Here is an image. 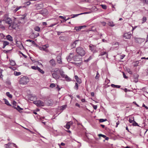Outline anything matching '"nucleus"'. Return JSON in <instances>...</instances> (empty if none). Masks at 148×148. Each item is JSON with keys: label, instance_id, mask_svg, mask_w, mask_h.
I'll return each mask as SVG.
<instances>
[{"label": "nucleus", "instance_id": "obj_1", "mask_svg": "<svg viewBox=\"0 0 148 148\" xmlns=\"http://www.w3.org/2000/svg\"><path fill=\"white\" fill-rule=\"evenodd\" d=\"M4 20L5 23L10 25L9 28L10 29H14L15 27L13 26L12 24V21L11 19L8 17L7 14H5L4 16Z\"/></svg>", "mask_w": 148, "mask_h": 148}, {"label": "nucleus", "instance_id": "obj_2", "mask_svg": "<svg viewBox=\"0 0 148 148\" xmlns=\"http://www.w3.org/2000/svg\"><path fill=\"white\" fill-rule=\"evenodd\" d=\"M77 53L80 56H84L86 54V52L84 49L81 47H78L76 49Z\"/></svg>", "mask_w": 148, "mask_h": 148}, {"label": "nucleus", "instance_id": "obj_3", "mask_svg": "<svg viewBox=\"0 0 148 148\" xmlns=\"http://www.w3.org/2000/svg\"><path fill=\"white\" fill-rule=\"evenodd\" d=\"M29 81V79L26 77H23L21 78L19 83L21 84L25 85Z\"/></svg>", "mask_w": 148, "mask_h": 148}, {"label": "nucleus", "instance_id": "obj_4", "mask_svg": "<svg viewBox=\"0 0 148 148\" xmlns=\"http://www.w3.org/2000/svg\"><path fill=\"white\" fill-rule=\"evenodd\" d=\"M60 73L61 77L64 78L67 81L69 82L71 81V79L68 77L67 75L65 74L64 72L60 70Z\"/></svg>", "mask_w": 148, "mask_h": 148}, {"label": "nucleus", "instance_id": "obj_5", "mask_svg": "<svg viewBox=\"0 0 148 148\" xmlns=\"http://www.w3.org/2000/svg\"><path fill=\"white\" fill-rule=\"evenodd\" d=\"M34 103L37 106H45L44 103L40 100L34 101Z\"/></svg>", "mask_w": 148, "mask_h": 148}, {"label": "nucleus", "instance_id": "obj_6", "mask_svg": "<svg viewBox=\"0 0 148 148\" xmlns=\"http://www.w3.org/2000/svg\"><path fill=\"white\" fill-rule=\"evenodd\" d=\"M48 45H43L42 47H38V48L41 51H44L46 52H48L49 50L47 48L49 47Z\"/></svg>", "mask_w": 148, "mask_h": 148}, {"label": "nucleus", "instance_id": "obj_7", "mask_svg": "<svg viewBox=\"0 0 148 148\" xmlns=\"http://www.w3.org/2000/svg\"><path fill=\"white\" fill-rule=\"evenodd\" d=\"M89 47L90 50L93 53L97 52L96 51V46L95 45L90 44Z\"/></svg>", "mask_w": 148, "mask_h": 148}, {"label": "nucleus", "instance_id": "obj_8", "mask_svg": "<svg viewBox=\"0 0 148 148\" xmlns=\"http://www.w3.org/2000/svg\"><path fill=\"white\" fill-rule=\"evenodd\" d=\"M31 68L34 70H37L40 73L42 74H44L45 73L44 71L42 70L39 67L37 66H31Z\"/></svg>", "mask_w": 148, "mask_h": 148}, {"label": "nucleus", "instance_id": "obj_9", "mask_svg": "<svg viewBox=\"0 0 148 148\" xmlns=\"http://www.w3.org/2000/svg\"><path fill=\"white\" fill-rule=\"evenodd\" d=\"M131 36V34L130 32L125 33L123 35V37L125 39H130Z\"/></svg>", "mask_w": 148, "mask_h": 148}, {"label": "nucleus", "instance_id": "obj_10", "mask_svg": "<svg viewBox=\"0 0 148 148\" xmlns=\"http://www.w3.org/2000/svg\"><path fill=\"white\" fill-rule=\"evenodd\" d=\"M73 58V53H71L68 56L66 57V59L68 62H70L71 60Z\"/></svg>", "mask_w": 148, "mask_h": 148}, {"label": "nucleus", "instance_id": "obj_11", "mask_svg": "<svg viewBox=\"0 0 148 148\" xmlns=\"http://www.w3.org/2000/svg\"><path fill=\"white\" fill-rule=\"evenodd\" d=\"M82 57L79 55H76L73 56V59L75 61H79L81 59Z\"/></svg>", "mask_w": 148, "mask_h": 148}, {"label": "nucleus", "instance_id": "obj_12", "mask_svg": "<svg viewBox=\"0 0 148 148\" xmlns=\"http://www.w3.org/2000/svg\"><path fill=\"white\" fill-rule=\"evenodd\" d=\"M57 60L58 62L60 64L62 63V60L61 56L60 55H58L57 57Z\"/></svg>", "mask_w": 148, "mask_h": 148}, {"label": "nucleus", "instance_id": "obj_13", "mask_svg": "<svg viewBox=\"0 0 148 148\" xmlns=\"http://www.w3.org/2000/svg\"><path fill=\"white\" fill-rule=\"evenodd\" d=\"M73 122L72 121L68 122L66 125V127L67 129H69L70 127V125L73 124Z\"/></svg>", "mask_w": 148, "mask_h": 148}, {"label": "nucleus", "instance_id": "obj_14", "mask_svg": "<svg viewBox=\"0 0 148 148\" xmlns=\"http://www.w3.org/2000/svg\"><path fill=\"white\" fill-rule=\"evenodd\" d=\"M53 77L55 79H58L60 77L59 75L58 74L55 73H53L52 74Z\"/></svg>", "mask_w": 148, "mask_h": 148}, {"label": "nucleus", "instance_id": "obj_15", "mask_svg": "<svg viewBox=\"0 0 148 148\" xmlns=\"http://www.w3.org/2000/svg\"><path fill=\"white\" fill-rule=\"evenodd\" d=\"M49 63L50 64L53 66H55L56 65L55 61L53 59H52L50 60Z\"/></svg>", "mask_w": 148, "mask_h": 148}, {"label": "nucleus", "instance_id": "obj_16", "mask_svg": "<svg viewBox=\"0 0 148 148\" xmlns=\"http://www.w3.org/2000/svg\"><path fill=\"white\" fill-rule=\"evenodd\" d=\"M79 40H76L71 45V47L74 48L76 47V45L79 42Z\"/></svg>", "mask_w": 148, "mask_h": 148}, {"label": "nucleus", "instance_id": "obj_17", "mask_svg": "<svg viewBox=\"0 0 148 148\" xmlns=\"http://www.w3.org/2000/svg\"><path fill=\"white\" fill-rule=\"evenodd\" d=\"M6 38L8 40L11 41H12L13 40L12 37L9 35L6 36Z\"/></svg>", "mask_w": 148, "mask_h": 148}, {"label": "nucleus", "instance_id": "obj_18", "mask_svg": "<svg viewBox=\"0 0 148 148\" xmlns=\"http://www.w3.org/2000/svg\"><path fill=\"white\" fill-rule=\"evenodd\" d=\"M43 6L42 4H38L36 6V9L37 10H39L40 9H41L42 8H43Z\"/></svg>", "mask_w": 148, "mask_h": 148}, {"label": "nucleus", "instance_id": "obj_19", "mask_svg": "<svg viewBox=\"0 0 148 148\" xmlns=\"http://www.w3.org/2000/svg\"><path fill=\"white\" fill-rule=\"evenodd\" d=\"M5 148H10L12 147L11 143H9L7 144H5Z\"/></svg>", "mask_w": 148, "mask_h": 148}, {"label": "nucleus", "instance_id": "obj_20", "mask_svg": "<svg viewBox=\"0 0 148 148\" xmlns=\"http://www.w3.org/2000/svg\"><path fill=\"white\" fill-rule=\"evenodd\" d=\"M108 24L110 26L113 27L115 26V24L112 21H109L108 23Z\"/></svg>", "mask_w": 148, "mask_h": 148}, {"label": "nucleus", "instance_id": "obj_21", "mask_svg": "<svg viewBox=\"0 0 148 148\" xmlns=\"http://www.w3.org/2000/svg\"><path fill=\"white\" fill-rule=\"evenodd\" d=\"M60 70L59 69L57 68H55L54 69L53 72L55 73H60Z\"/></svg>", "mask_w": 148, "mask_h": 148}, {"label": "nucleus", "instance_id": "obj_22", "mask_svg": "<svg viewBox=\"0 0 148 148\" xmlns=\"http://www.w3.org/2000/svg\"><path fill=\"white\" fill-rule=\"evenodd\" d=\"M13 107L14 108L16 109L18 111H19L20 110H23V109L20 107V106H18L17 107H16L14 106H13Z\"/></svg>", "mask_w": 148, "mask_h": 148}, {"label": "nucleus", "instance_id": "obj_23", "mask_svg": "<svg viewBox=\"0 0 148 148\" xmlns=\"http://www.w3.org/2000/svg\"><path fill=\"white\" fill-rule=\"evenodd\" d=\"M111 86L113 88H119L121 87V86L120 85H115L114 84H111Z\"/></svg>", "mask_w": 148, "mask_h": 148}, {"label": "nucleus", "instance_id": "obj_24", "mask_svg": "<svg viewBox=\"0 0 148 148\" xmlns=\"http://www.w3.org/2000/svg\"><path fill=\"white\" fill-rule=\"evenodd\" d=\"M3 100L4 101L5 103L8 106H11V104L9 103L8 100L5 99H4Z\"/></svg>", "mask_w": 148, "mask_h": 148}, {"label": "nucleus", "instance_id": "obj_25", "mask_svg": "<svg viewBox=\"0 0 148 148\" xmlns=\"http://www.w3.org/2000/svg\"><path fill=\"white\" fill-rule=\"evenodd\" d=\"M56 86V84L54 83L51 84L49 86V87L51 88H53L54 87H55Z\"/></svg>", "mask_w": 148, "mask_h": 148}, {"label": "nucleus", "instance_id": "obj_26", "mask_svg": "<svg viewBox=\"0 0 148 148\" xmlns=\"http://www.w3.org/2000/svg\"><path fill=\"white\" fill-rule=\"evenodd\" d=\"M6 95L10 98H12V95L10 94L9 92H7L6 93Z\"/></svg>", "mask_w": 148, "mask_h": 148}, {"label": "nucleus", "instance_id": "obj_27", "mask_svg": "<svg viewBox=\"0 0 148 148\" xmlns=\"http://www.w3.org/2000/svg\"><path fill=\"white\" fill-rule=\"evenodd\" d=\"M21 73L20 72H17L16 71H14V75L15 76H18L21 75Z\"/></svg>", "mask_w": 148, "mask_h": 148}, {"label": "nucleus", "instance_id": "obj_28", "mask_svg": "<svg viewBox=\"0 0 148 148\" xmlns=\"http://www.w3.org/2000/svg\"><path fill=\"white\" fill-rule=\"evenodd\" d=\"M36 96H31V97H30L29 99L31 101H33L34 99H36Z\"/></svg>", "mask_w": 148, "mask_h": 148}, {"label": "nucleus", "instance_id": "obj_29", "mask_svg": "<svg viewBox=\"0 0 148 148\" xmlns=\"http://www.w3.org/2000/svg\"><path fill=\"white\" fill-rule=\"evenodd\" d=\"M34 29L35 31L37 32H39L40 30V28L39 27H35Z\"/></svg>", "mask_w": 148, "mask_h": 148}, {"label": "nucleus", "instance_id": "obj_30", "mask_svg": "<svg viewBox=\"0 0 148 148\" xmlns=\"http://www.w3.org/2000/svg\"><path fill=\"white\" fill-rule=\"evenodd\" d=\"M129 121L130 123H133L134 121V117H133L132 119L130 118L129 119Z\"/></svg>", "mask_w": 148, "mask_h": 148}, {"label": "nucleus", "instance_id": "obj_31", "mask_svg": "<svg viewBox=\"0 0 148 148\" xmlns=\"http://www.w3.org/2000/svg\"><path fill=\"white\" fill-rule=\"evenodd\" d=\"M10 64L11 65L14 66L15 64L16 63L14 61L12 60L10 61Z\"/></svg>", "mask_w": 148, "mask_h": 148}, {"label": "nucleus", "instance_id": "obj_32", "mask_svg": "<svg viewBox=\"0 0 148 148\" xmlns=\"http://www.w3.org/2000/svg\"><path fill=\"white\" fill-rule=\"evenodd\" d=\"M78 88V84L77 83H75V85L74 87V88L76 90H77Z\"/></svg>", "mask_w": 148, "mask_h": 148}, {"label": "nucleus", "instance_id": "obj_33", "mask_svg": "<svg viewBox=\"0 0 148 148\" xmlns=\"http://www.w3.org/2000/svg\"><path fill=\"white\" fill-rule=\"evenodd\" d=\"M147 20V18H146L145 17H143V19H142V23L143 24V23L144 22H145Z\"/></svg>", "mask_w": 148, "mask_h": 148}, {"label": "nucleus", "instance_id": "obj_34", "mask_svg": "<svg viewBox=\"0 0 148 148\" xmlns=\"http://www.w3.org/2000/svg\"><path fill=\"white\" fill-rule=\"evenodd\" d=\"M21 7V6H20L19 7H16L15 9L14 10V12H16L18 10H19Z\"/></svg>", "mask_w": 148, "mask_h": 148}, {"label": "nucleus", "instance_id": "obj_35", "mask_svg": "<svg viewBox=\"0 0 148 148\" xmlns=\"http://www.w3.org/2000/svg\"><path fill=\"white\" fill-rule=\"evenodd\" d=\"M100 76V75L98 72H97L96 75L95 76V78L96 79H98Z\"/></svg>", "mask_w": 148, "mask_h": 148}, {"label": "nucleus", "instance_id": "obj_36", "mask_svg": "<svg viewBox=\"0 0 148 148\" xmlns=\"http://www.w3.org/2000/svg\"><path fill=\"white\" fill-rule=\"evenodd\" d=\"M9 44V43L7 41H4L3 42V45H4L6 46L8 45Z\"/></svg>", "mask_w": 148, "mask_h": 148}, {"label": "nucleus", "instance_id": "obj_37", "mask_svg": "<svg viewBox=\"0 0 148 148\" xmlns=\"http://www.w3.org/2000/svg\"><path fill=\"white\" fill-rule=\"evenodd\" d=\"M3 71V70L0 69V77L2 78L3 77V75L2 74V72Z\"/></svg>", "mask_w": 148, "mask_h": 148}, {"label": "nucleus", "instance_id": "obj_38", "mask_svg": "<svg viewBox=\"0 0 148 148\" xmlns=\"http://www.w3.org/2000/svg\"><path fill=\"white\" fill-rule=\"evenodd\" d=\"M66 105H64L63 106H62L61 107V110H64L66 108Z\"/></svg>", "mask_w": 148, "mask_h": 148}, {"label": "nucleus", "instance_id": "obj_39", "mask_svg": "<svg viewBox=\"0 0 148 148\" xmlns=\"http://www.w3.org/2000/svg\"><path fill=\"white\" fill-rule=\"evenodd\" d=\"M76 80L77 83L79 84H80L82 83L81 79L79 78H78V79H77Z\"/></svg>", "mask_w": 148, "mask_h": 148}, {"label": "nucleus", "instance_id": "obj_40", "mask_svg": "<svg viewBox=\"0 0 148 148\" xmlns=\"http://www.w3.org/2000/svg\"><path fill=\"white\" fill-rule=\"evenodd\" d=\"M107 53L105 51L101 52L100 54L99 55L100 56H103L105 54H106Z\"/></svg>", "mask_w": 148, "mask_h": 148}, {"label": "nucleus", "instance_id": "obj_41", "mask_svg": "<svg viewBox=\"0 0 148 148\" xmlns=\"http://www.w3.org/2000/svg\"><path fill=\"white\" fill-rule=\"evenodd\" d=\"M133 125L134 126H139L138 123L136 122L135 121H134L133 123Z\"/></svg>", "mask_w": 148, "mask_h": 148}, {"label": "nucleus", "instance_id": "obj_42", "mask_svg": "<svg viewBox=\"0 0 148 148\" xmlns=\"http://www.w3.org/2000/svg\"><path fill=\"white\" fill-rule=\"evenodd\" d=\"M101 6L102 8L104 9H106L107 8V6L105 5H101Z\"/></svg>", "mask_w": 148, "mask_h": 148}, {"label": "nucleus", "instance_id": "obj_43", "mask_svg": "<svg viewBox=\"0 0 148 148\" xmlns=\"http://www.w3.org/2000/svg\"><path fill=\"white\" fill-rule=\"evenodd\" d=\"M82 14H83V13H81V14H73V17H72L71 18H74L76 16H78V15H79Z\"/></svg>", "mask_w": 148, "mask_h": 148}, {"label": "nucleus", "instance_id": "obj_44", "mask_svg": "<svg viewBox=\"0 0 148 148\" xmlns=\"http://www.w3.org/2000/svg\"><path fill=\"white\" fill-rule=\"evenodd\" d=\"M75 29L77 31H79L80 30V29L79 28V27H75Z\"/></svg>", "mask_w": 148, "mask_h": 148}, {"label": "nucleus", "instance_id": "obj_45", "mask_svg": "<svg viewBox=\"0 0 148 148\" xmlns=\"http://www.w3.org/2000/svg\"><path fill=\"white\" fill-rule=\"evenodd\" d=\"M107 121L106 119H100L99 120V121L100 122H102L104 121Z\"/></svg>", "mask_w": 148, "mask_h": 148}, {"label": "nucleus", "instance_id": "obj_46", "mask_svg": "<svg viewBox=\"0 0 148 148\" xmlns=\"http://www.w3.org/2000/svg\"><path fill=\"white\" fill-rule=\"evenodd\" d=\"M31 3L29 1H27L25 3V4L27 5H30Z\"/></svg>", "mask_w": 148, "mask_h": 148}, {"label": "nucleus", "instance_id": "obj_47", "mask_svg": "<svg viewBox=\"0 0 148 148\" xmlns=\"http://www.w3.org/2000/svg\"><path fill=\"white\" fill-rule=\"evenodd\" d=\"M98 136L99 137H100V136L102 137H103L104 138H105V137H106V136L103 135V134H99L98 135Z\"/></svg>", "mask_w": 148, "mask_h": 148}, {"label": "nucleus", "instance_id": "obj_48", "mask_svg": "<svg viewBox=\"0 0 148 148\" xmlns=\"http://www.w3.org/2000/svg\"><path fill=\"white\" fill-rule=\"evenodd\" d=\"M125 56V55L123 54L122 55H121L120 58L121 59H123L124 57Z\"/></svg>", "mask_w": 148, "mask_h": 148}, {"label": "nucleus", "instance_id": "obj_49", "mask_svg": "<svg viewBox=\"0 0 148 148\" xmlns=\"http://www.w3.org/2000/svg\"><path fill=\"white\" fill-rule=\"evenodd\" d=\"M127 71L130 74H132V71H131L130 69H128L127 70Z\"/></svg>", "mask_w": 148, "mask_h": 148}, {"label": "nucleus", "instance_id": "obj_50", "mask_svg": "<svg viewBox=\"0 0 148 148\" xmlns=\"http://www.w3.org/2000/svg\"><path fill=\"white\" fill-rule=\"evenodd\" d=\"M11 144H12V146L13 147H15L16 148H18L17 147V145H16L15 144L13 143H11Z\"/></svg>", "mask_w": 148, "mask_h": 148}, {"label": "nucleus", "instance_id": "obj_51", "mask_svg": "<svg viewBox=\"0 0 148 148\" xmlns=\"http://www.w3.org/2000/svg\"><path fill=\"white\" fill-rule=\"evenodd\" d=\"M16 102L15 101H13L12 102V104L14 105V106H16Z\"/></svg>", "mask_w": 148, "mask_h": 148}, {"label": "nucleus", "instance_id": "obj_52", "mask_svg": "<svg viewBox=\"0 0 148 148\" xmlns=\"http://www.w3.org/2000/svg\"><path fill=\"white\" fill-rule=\"evenodd\" d=\"M44 10H41V11H40V12H39V13H40L43 15H44V13L43 12L44 11Z\"/></svg>", "mask_w": 148, "mask_h": 148}, {"label": "nucleus", "instance_id": "obj_53", "mask_svg": "<svg viewBox=\"0 0 148 148\" xmlns=\"http://www.w3.org/2000/svg\"><path fill=\"white\" fill-rule=\"evenodd\" d=\"M101 23L102 25L103 26H105L106 24V23L105 22H101Z\"/></svg>", "mask_w": 148, "mask_h": 148}, {"label": "nucleus", "instance_id": "obj_54", "mask_svg": "<svg viewBox=\"0 0 148 148\" xmlns=\"http://www.w3.org/2000/svg\"><path fill=\"white\" fill-rule=\"evenodd\" d=\"M123 77L125 78V79H127V78H128L127 77V76H126V75L124 73V72H123Z\"/></svg>", "mask_w": 148, "mask_h": 148}, {"label": "nucleus", "instance_id": "obj_55", "mask_svg": "<svg viewBox=\"0 0 148 148\" xmlns=\"http://www.w3.org/2000/svg\"><path fill=\"white\" fill-rule=\"evenodd\" d=\"M82 2H88L89 1V0H81Z\"/></svg>", "mask_w": 148, "mask_h": 148}, {"label": "nucleus", "instance_id": "obj_56", "mask_svg": "<svg viewBox=\"0 0 148 148\" xmlns=\"http://www.w3.org/2000/svg\"><path fill=\"white\" fill-rule=\"evenodd\" d=\"M0 36L1 38H3L5 37V36H4V35L3 34H0Z\"/></svg>", "mask_w": 148, "mask_h": 148}, {"label": "nucleus", "instance_id": "obj_57", "mask_svg": "<svg viewBox=\"0 0 148 148\" xmlns=\"http://www.w3.org/2000/svg\"><path fill=\"white\" fill-rule=\"evenodd\" d=\"M136 64H135L134 65V66H138V63H139L138 61H136Z\"/></svg>", "mask_w": 148, "mask_h": 148}, {"label": "nucleus", "instance_id": "obj_58", "mask_svg": "<svg viewBox=\"0 0 148 148\" xmlns=\"http://www.w3.org/2000/svg\"><path fill=\"white\" fill-rule=\"evenodd\" d=\"M138 75H137V77H136L134 78V79H135V82H138Z\"/></svg>", "mask_w": 148, "mask_h": 148}, {"label": "nucleus", "instance_id": "obj_59", "mask_svg": "<svg viewBox=\"0 0 148 148\" xmlns=\"http://www.w3.org/2000/svg\"><path fill=\"white\" fill-rule=\"evenodd\" d=\"M59 17H60L62 19H63L65 20L66 17H65L62 16H59Z\"/></svg>", "mask_w": 148, "mask_h": 148}, {"label": "nucleus", "instance_id": "obj_60", "mask_svg": "<svg viewBox=\"0 0 148 148\" xmlns=\"http://www.w3.org/2000/svg\"><path fill=\"white\" fill-rule=\"evenodd\" d=\"M56 88L57 89L58 91H59L60 90L61 88L59 87V86L57 85V86L56 87Z\"/></svg>", "mask_w": 148, "mask_h": 148}, {"label": "nucleus", "instance_id": "obj_61", "mask_svg": "<svg viewBox=\"0 0 148 148\" xmlns=\"http://www.w3.org/2000/svg\"><path fill=\"white\" fill-rule=\"evenodd\" d=\"M86 27V26H79V28L81 29H82L84 27Z\"/></svg>", "mask_w": 148, "mask_h": 148}, {"label": "nucleus", "instance_id": "obj_62", "mask_svg": "<svg viewBox=\"0 0 148 148\" xmlns=\"http://www.w3.org/2000/svg\"><path fill=\"white\" fill-rule=\"evenodd\" d=\"M143 3H144L148 4V0H145Z\"/></svg>", "mask_w": 148, "mask_h": 148}, {"label": "nucleus", "instance_id": "obj_63", "mask_svg": "<svg viewBox=\"0 0 148 148\" xmlns=\"http://www.w3.org/2000/svg\"><path fill=\"white\" fill-rule=\"evenodd\" d=\"M93 107L95 110H96L97 108V106L96 105H94Z\"/></svg>", "mask_w": 148, "mask_h": 148}, {"label": "nucleus", "instance_id": "obj_64", "mask_svg": "<svg viewBox=\"0 0 148 148\" xmlns=\"http://www.w3.org/2000/svg\"><path fill=\"white\" fill-rule=\"evenodd\" d=\"M91 95L92 97L94 96V93L93 92H92L91 93Z\"/></svg>", "mask_w": 148, "mask_h": 148}]
</instances>
